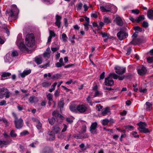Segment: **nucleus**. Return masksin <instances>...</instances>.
Segmentation results:
<instances>
[{
    "label": "nucleus",
    "mask_w": 153,
    "mask_h": 153,
    "mask_svg": "<svg viewBox=\"0 0 153 153\" xmlns=\"http://www.w3.org/2000/svg\"><path fill=\"white\" fill-rule=\"evenodd\" d=\"M16 43L21 51H24L27 49L23 43L21 34H19L18 35Z\"/></svg>",
    "instance_id": "f257e3e1"
},
{
    "label": "nucleus",
    "mask_w": 153,
    "mask_h": 153,
    "mask_svg": "<svg viewBox=\"0 0 153 153\" xmlns=\"http://www.w3.org/2000/svg\"><path fill=\"white\" fill-rule=\"evenodd\" d=\"M25 44L28 47H32L34 44V37L33 33L27 34L25 38Z\"/></svg>",
    "instance_id": "f03ea898"
},
{
    "label": "nucleus",
    "mask_w": 153,
    "mask_h": 153,
    "mask_svg": "<svg viewBox=\"0 0 153 153\" xmlns=\"http://www.w3.org/2000/svg\"><path fill=\"white\" fill-rule=\"evenodd\" d=\"M13 116L15 118L14 123L16 128L17 129L21 128L23 125V121L22 119H18L16 114L14 113H12Z\"/></svg>",
    "instance_id": "7ed1b4c3"
},
{
    "label": "nucleus",
    "mask_w": 153,
    "mask_h": 153,
    "mask_svg": "<svg viewBox=\"0 0 153 153\" xmlns=\"http://www.w3.org/2000/svg\"><path fill=\"white\" fill-rule=\"evenodd\" d=\"M89 108L87 104L85 103L79 104L77 105V112L83 113L87 112Z\"/></svg>",
    "instance_id": "20e7f679"
},
{
    "label": "nucleus",
    "mask_w": 153,
    "mask_h": 153,
    "mask_svg": "<svg viewBox=\"0 0 153 153\" xmlns=\"http://www.w3.org/2000/svg\"><path fill=\"white\" fill-rule=\"evenodd\" d=\"M100 9L102 12H108L112 11V9L114 8L115 10L114 12H115L117 10L116 7L114 5H112L110 4H108L105 6H100Z\"/></svg>",
    "instance_id": "39448f33"
},
{
    "label": "nucleus",
    "mask_w": 153,
    "mask_h": 153,
    "mask_svg": "<svg viewBox=\"0 0 153 153\" xmlns=\"http://www.w3.org/2000/svg\"><path fill=\"white\" fill-rule=\"evenodd\" d=\"M139 127L138 129L141 132L146 133L149 132V130L148 128H146V124L145 123L140 122L137 124Z\"/></svg>",
    "instance_id": "423d86ee"
},
{
    "label": "nucleus",
    "mask_w": 153,
    "mask_h": 153,
    "mask_svg": "<svg viewBox=\"0 0 153 153\" xmlns=\"http://www.w3.org/2000/svg\"><path fill=\"white\" fill-rule=\"evenodd\" d=\"M137 69L138 74L141 76L145 74L147 72L146 68L143 65L139 66Z\"/></svg>",
    "instance_id": "0eeeda50"
},
{
    "label": "nucleus",
    "mask_w": 153,
    "mask_h": 153,
    "mask_svg": "<svg viewBox=\"0 0 153 153\" xmlns=\"http://www.w3.org/2000/svg\"><path fill=\"white\" fill-rule=\"evenodd\" d=\"M114 69L116 72L118 74L121 75L126 72V68L123 67L116 66L115 67Z\"/></svg>",
    "instance_id": "6e6552de"
},
{
    "label": "nucleus",
    "mask_w": 153,
    "mask_h": 153,
    "mask_svg": "<svg viewBox=\"0 0 153 153\" xmlns=\"http://www.w3.org/2000/svg\"><path fill=\"white\" fill-rule=\"evenodd\" d=\"M117 36L119 39L122 40L126 38L128 36V34L125 31L121 30L117 33Z\"/></svg>",
    "instance_id": "1a4fd4ad"
},
{
    "label": "nucleus",
    "mask_w": 153,
    "mask_h": 153,
    "mask_svg": "<svg viewBox=\"0 0 153 153\" xmlns=\"http://www.w3.org/2000/svg\"><path fill=\"white\" fill-rule=\"evenodd\" d=\"M53 117H55L57 120L58 123H60L62 121L64 117L60 114L58 113L57 112L54 111L53 112Z\"/></svg>",
    "instance_id": "9d476101"
},
{
    "label": "nucleus",
    "mask_w": 153,
    "mask_h": 153,
    "mask_svg": "<svg viewBox=\"0 0 153 153\" xmlns=\"http://www.w3.org/2000/svg\"><path fill=\"white\" fill-rule=\"evenodd\" d=\"M1 91L3 92L4 93V97H5V99L9 98L11 96V93L7 88H1Z\"/></svg>",
    "instance_id": "9b49d317"
},
{
    "label": "nucleus",
    "mask_w": 153,
    "mask_h": 153,
    "mask_svg": "<svg viewBox=\"0 0 153 153\" xmlns=\"http://www.w3.org/2000/svg\"><path fill=\"white\" fill-rule=\"evenodd\" d=\"M97 125L96 122L92 123L90 129V131L93 134H96V128Z\"/></svg>",
    "instance_id": "f8f14e48"
},
{
    "label": "nucleus",
    "mask_w": 153,
    "mask_h": 153,
    "mask_svg": "<svg viewBox=\"0 0 153 153\" xmlns=\"http://www.w3.org/2000/svg\"><path fill=\"white\" fill-rule=\"evenodd\" d=\"M105 83L106 85L111 86L113 85L114 82L112 79L109 76L105 79Z\"/></svg>",
    "instance_id": "ddd939ff"
},
{
    "label": "nucleus",
    "mask_w": 153,
    "mask_h": 153,
    "mask_svg": "<svg viewBox=\"0 0 153 153\" xmlns=\"http://www.w3.org/2000/svg\"><path fill=\"white\" fill-rule=\"evenodd\" d=\"M56 21L55 24L58 28H59L60 27L61 21L60 20L61 19V17L60 16L56 15Z\"/></svg>",
    "instance_id": "4468645a"
},
{
    "label": "nucleus",
    "mask_w": 153,
    "mask_h": 153,
    "mask_svg": "<svg viewBox=\"0 0 153 153\" xmlns=\"http://www.w3.org/2000/svg\"><path fill=\"white\" fill-rule=\"evenodd\" d=\"M101 114L104 116L110 114L111 112L110 109L108 107L103 108Z\"/></svg>",
    "instance_id": "2eb2a0df"
},
{
    "label": "nucleus",
    "mask_w": 153,
    "mask_h": 153,
    "mask_svg": "<svg viewBox=\"0 0 153 153\" xmlns=\"http://www.w3.org/2000/svg\"><path fill=\"white\" fill-rule=\"evenodd\" d=\"M115 21L116 23L119 25L122 26L123 25V22L122 19L118 16H116Z\"/></svg>",
    "instance_id": "dca6fc26"
},
{
    "label": "nucleus",
    "mask_w": 153,
    "mask_h": 153,
    "mask_svg": "<svg viewBox=\"0 0 153 153\" xmlns=\"http://www.w3.org/2000/svg\"><path fill=\"white\" fill-rule=\"evenodd\" d=\"M147 16L149 19L153 20V9H151L148 10Z\"/></svg>",
    "instance_id": "f3484780"
},
{
    "label": "nucleus",
    "mask_w": 153,
    "mask_h": 153,
    "mask_svg": "<svg viewBox=\"0 0 153 153\" xmlns=\"http://www.w3.org/2000/svg\"><path fill=\"white\" fill-rule=\"evenodd\" d=\"M70 110L72 112H77V105L75 104H71L69 106Z\"/></svg>",
    "instance_id": "a211bd4d"
},
{
    "label": "nucleus",
    "mask_w": 153,
    "mask_h": 153,
    "mask_svg": "<svg viewBox=\"0 0 153 153\" xmlns=\"http://www.w3.org/2000/svg\"><path fill=\"white\" fill-rule=\"evenodd\" d=\"M31 70L30 69L24 71L22 73L20 74V75L22 77L24 78L25 76L30 73Z\"/></svg>",
    "instance_id": "6ab92c4d"
},
{
    "label": "nucleus",
    "mask_w": 153,
    "mask_h": 153,
    "mask_svg": "<svg viewBox=\"0 0 153 153\" xmlns=\"http://www.w3.org/2000/svg\"><path fill=\"white\" fill-rule=\"evenodd\" d=\"M48 134L49 136L48 138L50 140H53L55 138V134L52 131H49L48 132Z\"/></svg>",
    "instance_id": "aec40b11"
},
{
    "label": "nucleus",
    "mask_w": 153,
    "mask_h": 153,
    "mask_svg": "<svg viewBox=\"0 0 153 153\" xmlns=\"http://www.w3.org/2000/svg\"><path fill=\"white\" fill-rule=\"evenodd\" d=\"M35 61L37 64H40L42 63V58L40 56L36 57L35 58Z\"/></svg>",
    "instance_id": "412c9836"
},
{
    "label": "nucleus",
    "mask_w": 153,
    "mask_h": 153,
    "mask_svg": "<svg viewBox=\"0 0 153 153\" xmlns=\"http://www.w3.org/2000/svg\"><path fill=\"white\" fill-rule=\"evenodd\" d=\"M9 144L8 141H6L0 140V147H2L5 146H7Z\"/></svg>",
    "instance_id": "4be33fe9"
},
{
    "label": "nucleus",
    "mask_w": 153,
    "mask_h": 153,
    "mask_svg": "<svg viewBox=\"0 0 153 153\" xmlns=\"http://www.w3.org/2000/svg\"><path fill=\"white\" fill-rule=\"evenodd\" d=\"M64 105V100L63 98H62L60 100L59 104V106L61 110L62 108H63Z\"/></svg>",
    "instance_id": "5701e85b"
},
{
    "label": "nucleus",
    "mask_w": 153,
    "mask_h": 153,
    "mask_svg": "<svg viewBox=\"0 0 153 153\" xmlns=\"http://www.w3.org/2000/svg\"><path fill=\"white\" fill-rule=\"evenodd\" d=\"M146 110L148 111L150 110L152 108V105L149 102H147L146 103Z\"/></svg>",
    "instance_id": "b1692460"
},
{
    "label": "nucleus",
    "mask_w": 153,
    "mask_h": 153,
    "mask_svg": "<svg viewBox=\"0 0 153 153\" xmlns=\"http://www.w3.org/2000/svg\"><path fill=\"white\" fill-rule=\"evenodd\" d=\"M61 130V129L57 126H54L53 127V130L56 133L59 132Z\"/></svg>",
    "instance_id": "393cba45"
},
{
    "label": "nucleus",
    "mask_w": 153,
    "mask_h": 153,
    "mask_svg": "<svg viewBox=\"0 0 153 153\" xmlns=\"http://www.w3.org/2000/svg\"><path fill=\"white\" fill-rule=\"evenodd\" d=\"M51 83L47 82H43L42 84V86L46 88L50 86Z\"/></svg>",
    "instance_id": "a878e982"
},
{
    "label": "nucleus",
    "mask_w": 153,
    "mask_h": 153,
    "mask_svg": "<svg viewBox=\"0 0 153 153\" xmlns=\"http://www.w3.org/2000/svg\"><path fill=\"white\" fill-rule=\"evenodd\" d=\"M109 76L110 77H112L114 79H117L118 77V76L114 73H110Z\"/></svg>",
    "instance_id": "bb28decb"
},
{
    "label": "nucleus",
    "mask_w": 153,
    "mask_h": 153,
    "mask_svg": "<svg viewBox=\"0 0 153 153\" xmlns=\"http://www.w3.org/2000/svg\"><path fill=\"white\" fill-rule=\"evenodd\" d=\"M144 16L143 15H142L140 16L139 17H138L136 19V21L137 22H139L142 20H144Z\"/></svg>",
    "instance_id": "cd10ccee"
},
{
    "label": "nucleus",
    "mask_w": 153,
    "mask_h": 153,
    "mask_svg": "<svg viewBox=\"0 0 153 153\" xmlns=\"http://www.w3.org/2000/svg\"><path fill=\"white\" fill-rule=\"evenodd\" d=\"M139 42L138 39L137 38H133V40L131 42V43L134 45L137 44Z\"/></svg>",
    "instance_id": "c85d7f7f"
},
{
    "label": "nucleus",
    "mask_w": 153,
    "mask_h": 153,
    "mask_svg": "<svg viewBox=\"0 0 153 153\" xmlns=\"http://www.w3.org/2000/svg\"><path fill=\"white\" fill-rule=\"evenodd\" d=\"M36 127L38 130H40L39 132H42V131H41L40 130L42 128V124L40 122L37 123Z\"/></svg>",
    "instance_id": "c756f323"
},
{
    "label": "nucleus",
    "mask_w": 153,
    "mask_h": 153,
    "mask_svg": "<svg viewBox=\"0 0 153 153\" xmlns=\"http://www.w3.org/2000/svg\"><path fill=\"white\" fill-rule=\"evenodd\" d=\"M148 23L146 21H144L142 24V26L144 28H147L149 26Z\"/></svg>",
    "instance_id": "7c9ffc66"
},
{
    "label": "nucleus",
    "mask_w": 153,
    "mask_h": 153,
    "mask_svg": "<svg viewBox=\"0 0 153 153\" xmlns=\"http://www.w3.org/2000/svg\"><path fill=\"white\" fill-rule=\"evenodd\" d=\"M134 29L136 31L141 32L143 31V29L139 26H135L134 27Z\"/></svg>",
    "instance_id": "2f4dec72"
},
{
    "label": "nucleus",
    "mask_w": 153,
    "mask_h": 153,
    "mask_svg": "<svg viewBox=\"0 0 153 153\" xmlns=\"http://www.w3.org/2000/svg\"><path fill=\"white\" fill-rule=\"evenodd\" d=\"M109 120L107 119H103L102 120V123L103 126H106L108 123Z\"/></svg>",
    "instance_id": "473e14b6"
},
{
    "label": "nucleus",
    "mask_w": 153,
    "mask_h": 153,
    "mask_svg": "<svg viewBox=\"0 0 153 153\" xmlns=\"http://www.w3.org/2000/svg\"><path fill=\"white\" fill-rule=\"evenodd\" d=\"M62 38L63 41L64 42H67V39L68 37L64 33H63L62 35Z\"/></svg>",
    "instance_id": "72a5a7b5"
},
{
    "label": "nucleus",
    "mask_w": 153,
    "mask_h": 153,
    "mask_svg": "<svg viewBox=\"0 0 153 153\" xmlns=\"http://www.w3.org/2000/svg\"><path fill=\"white\" fill-rule=\"evenodd\" d=\"M47 97L49 101H53V95L52 94L49 93L47 95Z\"/></svg>",
    "instance_id": "f704fd0d"
},
{
    "label": "nucleus",
    "mask_w": 153,
    "mask_h": 153,
    "mask_svg": "<svg viewBox=\"0 0 153 153\" xmlns=\"http://www.w3.org/2000/svg\"><path fill=\"white\" fill-rule=\"evenodd\" d=\"M104 22L105 23L108 24L111 22L110 20L108 17H104Z\"/></svg>",
    "instance_id": "c9c22d12"
},
{
    "label": "nucleus",
    "mask_w": 153,
    "mask_h": 153,
    "mask_svg": "<svg viewBox=\"0 0 153 153\" xmlns=\"http://www.w3.org/2000/svg\"><path fill=\"white\" fill-rule=\"evenodd\" d=\"M48 120L49 123L51 125H53L54 124L55 121V119L54 118L52 117L51 119H49Z\"/></svg>",
    "instance_id": "e433bc0d"
},
{
    "label": "nucleus",
    "mask_w": 153,
    "mask_h": 153,
    "mask_svg": "<svg viewBox=\"0 0 153 153\" xmlns=\"http://www.w3.org/2000/svg\"><path fill=\"white\" fill-rule=\"evenodd\" d=\"M60 76L59 74H55L52 76L51 77V79H58L60 77Z\"/></svg>",
    "instance_id": "4c0bfd02"
},
{
    "label": "nucleus",
    "mask_w": 153,
    "mask_h": 153,
    "mask_svg": "<svg viewBox=\"0 0 153 153\" xmlns=\"http://www.w3.org/2000/svg\"><path fill=\"white\" fill-rule=\"evenodd\" d=\"M35 99H36V98L34 96L30 97L29 98V101L31 103H33L35 102L34 100Z\"/></svg>",
    "instance_id": "58836bf2"
},
{
    "label": "nucleus",
    "mask_w": 153,
    "mask_h": 153,
    "mask_svg": "<svg viewBox=\"0 0 153 153\" xmlns=\"http://www.w3.org/2000/svg\"><path fill=\"white\" fill-rule=\"evenodd\" d=\"M10 136L13 137H15L17 136V134L15 133L14 130H12L10 133Z\"/></svg>",
    "instance_id": "ea45409f"
},
{
    "label": "nucleus",
    "mask_w": 153,
    "mask_h": 153,
    "mask_svg": "<svg viewBox=\"0 0 153 153\" xmlns=\"http://www.w3.org/2000/svg\"><path fill=\"white\" fill-rule=\"evenodd\" d=\"M102 94L101 92L98 91H96L95 92V94L94 96V97H98L101 96Z\"/></svg>",
    "instance_id": "a19ab883"
},
{
    "label": "nucleus",
    "mask_w": 153,
    "mask_h": 153,
    "mask_svg": "<svg viewBox=\"0 0 153 153\" xmlns=\"http://www.w3.org/2000/svg\"><path fill=\"white\" fill-rule=\"evenodd\" d=\"M147 61L149 63L153 62V56L149 57L147 59Z\"/></svg>",
    "instance_id": "79ce46f5"
},
{
    "label": "nucleus",
    "mask_w": 153,
    "mask_h": 153,
    "mask_svg": "<svg viewBox=\"0 0 153 153\" xmlns=\"http://www.w3.org/2000/svg\"><path fill=\"white\" fill-rule=\"evenodd\" d=\"M44 57L49 58L50 57V52H45L43 54Z\"/></svg>",
    "instance_id": "37998d69"
},
{
    "label": "nucleus",
    "mask_w": 153,
    "mask_h": 153,
    "mask_svg": "<svg viewBox=\"0 0 153 153\" xmlns=\"http://www.w3.org/2000/svg\"><path fill=\"white\" fill-rule=\"evenodd\" d=\"M28 134L29 133L27 131H24L20 133V135L21 136H22Z\"/></svg>",
    "instance_id": "c03bdc74"
},
{
    "label": "nucleus",
    "mask_w": 153,
    "mask_h": 153,
    "mask_svg": "<svg viewBox=\"0 0 153 153\" xmlns=\"http://www.w3.org/2000/svg\"><path fill=\"white\" fill-rule=\"evenodd\" d=\"M131 12L132 13L135 14H138L139 13V10L136 9L135 10H132Z\"/></svg>",
    "instance_id": "a18cd8bd"
},
{
    "label": "nucleus",
    "mask_w": 153,
    "mask_h": 153,
    "mask_svg": "<svg viewBox=\"0 0 153 153\" xmlns=\"http://www.w3.org/2000/svg\"><path fill=\"white\" fill-rule=\"evenodd\" d=\"M11 75V74L9 73H4L1 75L3 77H6L10 76Z\"/></svg>",
    "instance_id": "49530a36"
},
{
    "label": "nucleus",
    "mask_w": 153,
    "mask_h": 153,
    "mask_svg": "<svg viewBox=\"0 0 153 153\" xmlns=\"http://www.w3.org/2000/svg\"><path fill=\"white\" fill-rule=\"evenodd\" d=\"M82 4L80 2L78 4H77V10H80L82 7Z\"/></svg>",
    "instance_id": "de8ad7c7"
},
{
    "label": "nucleus",
    "mask_w": 153,
    "mask_h": 153,
    "mask_svg": "<svg viewBox=\"0 0 153 153\" xmlns=\"http://www.w3.org/2000/svg\"><path fill=\"white\" fill-rule=\"evenodd\" d=\"M97 109L98 111H100L102 108V106L100 104H98L96 106Z\"/></svg>",
    "instance_id": "09e8293b"
},
{
    "label": "nucleus",
    "mask_w": 153,
    "mask_h": 153,
    "mask_svg": "<svg viewBox=\"0 0 153 153\" xmlns=\"http://www.w3.org/2000/svg\"><path fill=\"white\" fill-rule=\"evenodd\" d=\"M32 121L35 123H36L37 124L38 123H39V119L36 118H32Z\"/></svg>",
    "instance_id": "8fccbe9b"
},
{
    "label": "nucleus",
    "mask_w": 153,
    "mask_h": 153,
    "mask_svg": "<svg viewBox=\"0 0 153 153\" xmlns=\"http://www.w3.org/2000/svg\"><path fill=\"white\" fill-rule=\"evenodd\" d=\"M49 36H51V37H55V34L53 31L49 30Z\"/></svg>",
    "instance_id": "3c124183"
},
{
    "label": "nucleus",
    "mask_w": 153,
    "mask_h": 153,
    "mask_svg": "<svg viewBox=\"0 0 153 153\" xmlns=\"http://www.w3.org/2000/svg\"><path fill=\"white\" fill-rule=\"evenodd\" d=\"M65 137V135L62 133H59L58 135V138L61 139V138H63L64 137Z\"/></svg>",
    "instance_id": "603ef678"
},
{
    "label": "nucleus",
    "mask_w": 153,
    "mask_h": 153,
    "mask_svg": "<svg viewBox=\"0 0 153 153\" xmlns=\"http://www.w3.org/2000/svg\"><path fill=\"white\" fill-rule=\"evenodd\" d=\"M101 34L102 35V37H109V34L105 33H101Z\"/></svg>",
    "instance_id": "864d4df0"
},
{
    "label": "nucleus",
    "mask_w": 153,
    "mask_h": 153,
    "mask_svg": "<svg viewBox=\"0 0 153 153\" xmlns=\"http://www.w3.org/2000/svg\"><path fill=\"white\" fill-rule=\"evenodd\" d=\"M9 15L10 16L12 17L14 16V12L12 10H11L9 13Z\"/></svg>",
    "instance_id": "5fc2aeb1"
},
{
    "label": "nucleus",
    "mask_w": 153,
    "mask_h": 153,
    "mask_svg": "<svg viewBox=\"0 0 153 153\" xmlns=\"http://www.w3.org/2000/svg\"><path fill=\"white\" fill-rule=\"evenodd\" d=\"M6 104V102L5 100H3L0 102V105L2 106Z\"/></svg>",
    "instance_id": "6e6d98bb"
},
{
    "label": "nucleus",
    "mask_w": 153,
    "mask_h": 153,
    "mask_svg": "<svg viewBox=\"0 0 153 153\" xmlns=\"http://www.w3.org/2000/svg\"><path fill=\"white\" fill-rule=\"evenodd\" d=\"M12 55L13 56H17L18 55V52L16 51H14L12 52Z\"/></svg>",
    "instance_id": "4d7b16f0"
},
{
    "label": "nucleus",
    "mask_w": 153,
    "mask_h": 153,
    "mask_svg": "<svg viewBox=\"0 0 153 153\" xmlns=\"http://www.w3.org/2000/svg\"><path fill=\"white\" fill-rule=\"evenodd\" d=\"M38 144V143L37 142H34V143H33L30 144V146L32 147H36L35 145H37Z\"/></svg>",
    "instance_id": "13d9d810"
},
{
    "label": "nucleus",
    "mask_w": 153,
    "mask_h": 153,
    "mask_svg": "<svg viewBox=\"0 0 153 153\" xmlns=\"http://www.w3.org/2000/svg\"><path fill=\"white\" fill-rule=\"evenodd\" d=\"M59 94V92L58 91V90H56L54 94V96L55 97H58Z\"/></svg>",
    "instance_id": "bf43d9fd"
},
{
    "label": "nucleus",
    "mask_w": 153,
    "mask_h": 153,
    "mask_svg": "<svg viewBox=\"0 0 153 153\" xmlns=\"http://www.w3.org/2000/svg\"><path fill=\"white\" fill-rule=\"evenodd\" d=\"M56 65L57 67H61L63 65L59 62H58L56 64Z\"/></svg>",
    "instance_id": "052dcab7"
},
{
    "label": "nucleus",
    "mask_w": 153,
    "mask_h": 153,
    "mask_svg": "<svg viewBox=\"0 0 153 153\" xmlns=\"http://www.w3.org/2000/svg\"><path fill=\"white\" fill-rule=\"evenodd\" d=\"M63 125H64V127L62 131V132H63L65 131L66 130L67 128V126L66 125H65V124H64Z\"/></svg>",
    "instance_id": "680f3d73"
},
{
    "label": "nucleus",
    "mask_w": 153,
    "mask_h": 153,
    "mask_svg": "<svg viewBox=\"0 0 153 153\" xmlns=\"http://www.w3.org/2000/svg\"><path fill=\"white\" fill-rule=\"evenodd\" d=\"M131 48L130 47L128 49V50L127 51V53H126V55H129L131 53Z\"/></svg>",
    "instance_id": "e2e57ef3"
},
{
    "label": "nucleus",
    "mask_w": 153,
    "mask_h": 153,
    "mask_svg": "<svg viewBox=\"0 0 153 153\" xmlns=\"http://www.w3.org/2000/svg\"><path fill=\"white\" fill-rule=\"evenodd\" d=\"M66 121L69 123H71L73 122L72 120L69 118H67L66 119Z\"/></svg>",
    "instance_id": "0e129e2a"
},
{
    "label": "nucleus",
    "mask_w": 153,
    "mask_h": 153,
    "mask_svg": "<svg viewBox=\"0 0 153 153\" xmlns=\"http://www.w3.org/2000/svg\"><path fill=\"white\" fill-rule=\"evenodd\" d=\"M125 128L126 129H128L130 130L133 128V127L132 126L128 125L126 126Z\"/></svg>",
    "instance_id": "69168bd1"
},
{
    "label": "nucleus",
    "mask_w": 153,
    "mask_h": 153,
    "mask_svg": "<svg viewBox=\"0 0 153 153\" xmlns=\"http://www.w3.org/2000/svg\"><path fill=\"white\" fill-rule=\"evenodd\" d=\"M147 89L146 88L142 89V88H140L139 89V91L141 92H142L143 93H146L147 91Z\"/></svg>",
    "instance_id": "338daca9"
},
{
    "label": "nucleus",
    "mask_w": 153,
    "mask_h": 153,
    "mask_svg": "<svg viewBox=\"0 0 153 153\" xmlns=\"http://www.w3.org/2000/svg\"><path fill=\"white\" fill-rule=\"evenodd\" d=\"M83 7L84 9V11H86L88 8H89V7L87 6V5L86 4H84L83 6Z\"/></svg>",
    "instance_id": "774afa93"
}]
</instances>
